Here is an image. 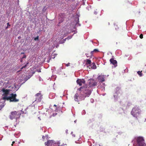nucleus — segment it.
<instances>
[{
	"label": "nucleus",
	"mask_w": 146,
	"mask_h": 146,
	"mask_svg": "<svg viewBox=\"0 0 146 146\" xmlns=\"http://www.w3.org/2000/svg\"><path fill=\"white\" fill-rule=\"evenodd\" d=\"M7 26H10L11 25H10L9 24V23H7Z\"/></svg>",
	"instance_id": "cd10ccee"
},
{
	"label": "nucleus",
	"mask_w": 146,
	"mask_h": 146,
	"mask_svg": "<svg viewBox=\"0 0 146 146\" xmlns=\"http://www.w3.org/2000/svg\"><path fill=\"white\" fill-rule=\"evenodd\" d=\"M15 143V141H13L12 142L13 144H14Z\"/></svg>",
	"instance_id": "c85d7f7f"
},
{
	"label": "nucleus",
	"mask_w": 146,
	"mask_h": 146,
	"mask_svg": "<svg viewBox=\"0 0 146 146\" xmlns=\"http://www.w3.org/2000/svg\"><path fill=\"white\" fill-rule=\"evenodd\" d=\"M84 88V87H81L78 89V90L80 92L79 93V95L80 96H79V98L81 100H84L85 98H86L85 97V96H84L83 95L82 93V92L84 90H82V89H83Z\"/></svg>",
	"instance_id": "0eeeda50"
},
{
	"label": "nucleus",
	"mask_w": 146,
	"mask_h": 146,
	"mask_svg": "<svg viewBox=\"0 0 146 146\" xmlns=\"http://www.w3.org/2000/svg\"><path fill=\"white\" fill-rule=\"evenodd\" d=\"M23 112L22 110L12 111L9 115V118L11 120L15 119L17 120L20 118L21 114Z\"/></svg>",
	"instance_id": "f257e3e1"
},
{
	"label": "nucleus",
	"mask_w": 146,
	"mask_h": 146,
	"mask_svg": "<svg viewBox=\"0 0 146 146\" xmlns=\"http://www.w3.org/2000/svg\"><path fill=\"white\" fill-rule=\"evenodd\" d=\"M94 52L93 51L90 52L89 55H88V53H86L85 54L87 57H90V58H91L92 57L93 55Z\"/></svg>",
	"instance_id": "dca6fc26"
},
{
	"label": "nucleus",
	"mask_w": 146,
	"mask_h": 146,
	"mask_svg": "<svg viewBox=\"0 0 146 146\" xmlns=\"http://www.w3.org/2000/svg\"><path fill=\"white\" fill-rule=\"evenodd\" d=\"M114 26L115 27V29L116 30L119 29V27H117V26L115 24Z\"/></svg>",
	"instance_id": "5701e85b"
},
{
	"label": "nucleus",
	"mask_w": 146,
	"mask_h": 146,
	"mask_svg": "<svg viewBox=\"0 0 146 146\" xmlns=\"http://www.w3.org/2000/svg\"><path fill=\"white\" fill-rule=\"evenodd\" d=\"M22 60H22V59H21V62H22Z\"/></svg>",
	"instance_id": "c9c22d12"
},
{
	"label": "nucleus",
	"mask_w": 146,
	"mask_h": 146,
	"mask_svg": "<svg viewBox=\"0 0 146 146\" xmlns=\"http://www.w3.org/2000/svg\"><path fill=\"white\" fill-rule=\"evenodd\" d=\"M29 63L28 62H27L26 65H25V66H23L21 68V70L23 69V68H24L26 67H27V65Z\"/></svg>",
	"instance_id": "412c9836"
},
{
	"label": "nucleus",
	"mask_w": 146,
	"mask_h": 146,
	"mask_svg": "<svg viewBox=\"0 0 146 146\" xmlns=\"http://www.w3.org/2000/svg\"><path fill=\"white\" fill-rule=\"evenodd\" d=\"M79 18H78V22H79Z\"/></svg>",
	"instance_id": "7c9ffc66"
},
{
	"label": "nucleus",
	"mask_w": 146,
	"mask_h": 146,
	"mask_svg": "<svg viewBox=\"0 0 146 146\" xmlns=\"http://www.w3.org/2000/svg\"><path fill=\"white\" fill-rule=\"evenodd\" d=\"M38 72H41V71L40 70L39 71H38Z\"/></svg>",
	"instance_id": "f704fd0d"
},
{
	"label": "nucleus",
	"mask_w": 146,
	"mask_h": 146,
	"mask_svg": "<svg viewBox=\"0 0 146 146\" xmlns=\"http://www.w3.org/2000/svg\"><path fill=\"white\" fill-rule=\"evenodd\" d=\"M73 135L74 137H75V135Z\"/></svg>",
	"instance_id": "58836bf2"
},
{
	"label": "nucleus",
	"mask_w": 146,
	"mask_h": 146,
	"mask_svg": "<svg viewBox=\"0 0 146 146\" xmlns=\"http://www.w3.org/2000/svg\"><path fill=\"white\" fill-rule=\"evenodd\" d=\"M20 38H21V37L20 36H19L18 37V38H19V39Z\"/></svg>",
	"instance_id": "72a5a7b5"
},
{
	"label": "nucleus",
	"mask_w": 146,
	"mask_h": 146,
	"mask_svg": "<svg viewBox=\"0 0 146 146\" xmlns=\"http://www.w3.org/2000/svg\"><path fill=\"white\" fill-rule=\"evenodd\" d=\"M89 87H92L97 85V82L95 80L91 79L88 80Z\"/></svg>",
	"instance_id": "423d86ee"
},
{
	"label": "nucleus",
	"mask_w": 146,
	"mask_h": 146,
	"mask_svg": "<svg viewBox=\"0 0 146 146\" xmlns=\"http://www.w3.org/2000/svg\"><path fill=\"white\" fill-rule=\"evenodd\" d=\"M31 76H26L25 78V80H27L29 79Z\"/></svg>",
	"instance_id": "6ab92c4d"
},
{
	"label": "nucleus",
	"mask_w": 146,
	"mask_h": 146,
	"mask_svg": "<svg viewBox=\"0 0 146 146\" xmlns=\"http://www.w3.org/2000/svg\"><path fill=\"white\" fill-rule=\"evenodd\" d=\"M127 4H129V5H131V3H129V2H127L126 3Z\"/></svg>",
	"instance_id": "bb28decb"
},
{
	"label": "nucleus",
	"mask_w": 146,
	"mask_h": 146,
	"mask_svg": "<svg viewBox=\"0 0 146 146\" xmlns=\"http://www.w3.org/2000/svg\"><path fill=\"white\" fill-rule=\"evenodd\" d=\"M60 143L59 141L56 143L54 144V146H64L65 145H67V144H66L63 143L61 145H60Z\"/></svg>",
	"instance_id": "4468645a"
},
{
	"label": "nucleus",
	"mask_w": 146,
	"mask_h": 146,
	"mask_svg": "<svg viewBox=\"0 0 146 146\" xmlns=\"http://www.w3.org/2000/svg\"><path fill=\"white\" fill-rule=\"evenodd\" d=\"M13 143H12V144H11V145L13 146Z\"/></svg>",
	"instance_id": "e433bc0d"
},
{
	"label": "nucleus",
	"mask_w": 146,
	"mask_h": 146,
	"mask_svg": "<svg viewBox=\"0 0 146 146\" xmlns=\"http://www.w3.org/2000/svg\"><path fill=\"white\" fill-rule=\"evenodd\" d=\"M88 55H90V53H89V52H88Z\"/></svg>",
	"instance_id": "c756f323"
},
{
	"label": "nucleus",
	"mask_w": 146,
	"mask_h": 146,
	"mask_svg": "<svg viewBox=\"0 0 146 146\" xmlns=\"http://www.w3.org/2000/svg\"><path fill=\"white\" fill-rule=\"evenodd\" d=\"M54 106H55V107H56L57 106L56 105L54 104Z\"/></svg>",
	"instance_id": "2f4dec72"
},
{
	"label": "nucleus",
	"mask_w": 146,
	"mask_h": 146,
	"mask_svg": "<svg viewBox=\"0 0 146 146\" xmlns=\"http://www.w3.org/2000/svg\"><path fill=\"white\" fill-rule=\"evenodd\" d=\"M17 96V95L16 94L12 93L11 94L10 96H3V99L9 100L10 102H19V100L16 98V97Z\"/></svg>",
	"instance_id": "f03ea898"
},
{
	"label": "nucleus",
	"mask_w": 146,
	"mask_h": 146,
	"mask_svg": "<svg viewBox=\"0 0 146 146\" xmlns=\"http://www.w3.org/2000/svg\"><path fill=\"white\" fill-rule=\"evenodd\" d=\"M79 94L78 92L76 93V94H75L74 96V100L75 101H76L77 102L79 101V100H78V97H79Z\"/></svg>",
	"instance_id": "2eb2a0df"
},
{
	"label": "nucleus",
	"mask_w": 146,
	"mask_h": 146,
	"mask_svg": "<svg viewBox=\"0 0 146 146\" xmlns=\"http://www.w3.org/2000/svg\"><path fill=\"white\" fill-rule=\"evenodd\" d=\"M136 141L138 146H145L146 144L144 142V139L142 137H138L136 139Z\"/></svg>",
	"instance_id": "20e7f679"
},
{
	"label": "nucleus",
	"mask_w": 146,
	"mask_h": 146,
	"mask_svg": "<svg viewBox=\"0 0 146 146\" xmlns=\"http://www.w3.org/2000/svg\"><path fill=\"white\" fill-rule=\"evenodd\" d=\"M54 141L53 140H48L46 142H45V144L47 146H52V145H54Z\"/></svg>",
	"instance_id": "9b49d317"
},
{
	"label": "nucleus",
	"mask_w": 146,
	"mask_h": 146,
	"mask_svg": "<svg viewBox=\"0 0 146 146\" xmlns=\"http://www.w3.org/2000/svg\"><path fill=\"white\" fill-rule=\"evenodd\" d=\"M139 37L140 38L142 39L143 38V35L142 34H141L139 35Z\"/></svg>",
	"instance_id": "b1692460"
},
{
	"label": "nucleus",
	"mask_w": 146,
	"mask_h": 146,
	"mask_svg": "<svg viewBox=\"0 0 146 146\" xmlns=\"http://www.w3.org/2000/svg\"><path fill=\"white\" fill-rule=\"evenodd\" d=\"M91 68L92 69H95L96 68V66L95 63H93L91 65Z\"/></svg>",
	"instance_id": "f3484780"
},
{
	"label": "nucleus",
	"mask_w": 146,
	"mask_h": 146,
	"mask_svg": "<svg viewBox=\"0 0 146 146\" xmlns=\"http://www.w3.org/2000/svg\"><path fill=\"white\" fill-rule=\"evenodd\" d=\"M26 55H24L23 56L22 58V59H23V58H26Z\"/></svg>",
	"instance_id": "a878e982"
},
{
	"label": "nucleus",
	"mask_w": 146,
	"mask_h": 146,
	"mask_svg": "<svg viewBox=\"0 0 146 146\" xmlns=\"http://www.w3.org/2000/svg\"><path fill=\"white\" fill-rule=\"evenodd\" d=\"M24 53H21V54H24Z\"/></svg>",
	"instance_id": "4c0bfd02"
},
{
	"label": "nucleus",
	"mask_w": 146,
	"mask_h": 146,
	"mask_svg": "<svg viewBox=\"0 0 146 146\" xmlns=\"http://www.w3.org/2000/svg\"><path fill=\"white\" fill-rule=\"evenodd\" d=\"M91 63V61L89 59H87L86 60V64H90Z\"/></svg>",
	"instance_id": "a211bd4d"
},
{
	"label": "nucleus",
	"mask_w": 146,
	"mask_h": 146,
	"mask_svg": "<svg viewBox=\"0 0 146 146\" xmlns=\"http://www.w3.org/2000/svg\"><path fill=\"white\" fill-rule=\"evenodd\" d=\"M8 26H7V27H6V28H5V29H7L8 28Z\"/></svg>",
	"instance_id": "473e14b6"
},
{
	"label": "nucleus",
	"mask_w": 146,
	"mask_h": 146,
	"mask_svg": "<svg viewBox=\"0 0 146 146\" xmlns=\"http://www.w3.org/2000/svg\"><path fill=\"white\" fill-rule=\"evenodd\" d=\"M38 36H37L35 38V40H38Z\"/></svg>",
	"instance_id": "393cba45"
},
{
	"label": "nucleus",
	"mask_w": 146,
	"mask_h": 146,
	"mask_svg": "<svg viewBox=\"0 0 146 146\" xmlns=\"http://www.w3.org/2000/svg\"><path fill=\"white\" fill-rule=\"evenodd\" d=\"M105 76L101 74L99 76L98 78V80H99L100 82H102L105 81Z\"/></svg>",
	"instance_id": "1a4fd4ad"
},
{
	"label": "nucleus",
	"mask_w": 146,
	"mask_h": 146,
	"mask_svg": "<svg viewBox=\"0 0 146 146\" xmlns=\"http://www.w3.org/2000/svg\"><path fill=\"white\" fill-rule=\"evenodd\" d=\"M93 51L94 52H96L99 51L97 49H94Z\"/></svg>",
	"instance_id": "4be33fe9"
},
{
	"label": "nucleus",
	"mask_w": 146,
	"mask_h": 146,
	"mask_svg": "<svg viewBox=\"0 0 146 146\" xmlns=\"http://www.w3.org/2000/svg\"><path fill=\"white\" fill-rule=\"evenodd\" d=\"M142 71H138L137 72V73L138 74V75L140 76H142Z\"/></svg>",
	"instance_id": "aec40b11"
},
{
	"label": "nucleus",
	"mask_w": 146,
	"mask_h": 146,
	"mask_svg": "<svg viewBox=\"0 0 146 146\" xmlns=\"http://www.w3.org/2000/svg\"><path fill=\"white\" fill-rule=\"evenodd\" d=\"M140 109L137 106L134 107L131 111V114L134 117L136 118L141 113Z\"/></svg>",
	"instance_id": "7ed1b4c3"
},
{
	"label": "nucleus",
	"mask_w": 146,
	"mask_h": 146,
	"mask_svg": "<svg viewBox=\"0 0 146 146\" xmlns=\"http://www.w3.org/2000/svg\"><path fill=\"white\" fill-rule=\"evenodd\" d=\"M89 87L87 88L86 87V89L85 88L83 89H82V90H85V92L84 93L85 94V97H89L92 91L89 89Z\"/></svg>",
	"instance_id": "6e6552de"
},
{
	"label": "nucleus",
	"mask_w": 146,
	"mask_h": 146,
	"mask_svg": "<svg viewBox=\"0 0 146 146\" xmlns=\"http://www.w3.org/2000/svg\"><path fill=\"white\" fill-rule=\"evenodd\" d=\"M77 83L79 84V86H82V84H85L86 83L84 79H78L76 81Z\"/></svg>",
	"instance_id": "9d476101"
},
{
	"label": "nucleus",
	"mask_w": 146,
	"mask_h": 146,
	"mask_svg": "<svg viewBox=\"0 0 146 146\" xmlns=\"http://www.w3.org/2000/svg\"><path fill=\"white\" fill-rule=\"evenodd\" d=\"M110 61L111 63L112 64L114 65L115 66L117 64V61L115 60H114L113 59L111 58L110 60Z\"/></svg>",
	"instance_id": "ddd939ff"
},
{
	"label": "nucleus",
	"mask_w": 146,
	"mask_h": 146,
	"mask_svg": "<svg viewBox=\"0 0 146 146\" xmlns=\"http://www.w3.org/2000/svg\"><path fill=\"white\" fill-rule=\"evenodd\" d=\"M35 96H36L35 101H36L37 102H39L41 101L42 98V94L40 91H39V93L36 94Z\"/></svg>",
	"instance_id": "39448f33"
},
{
	"label": "nucleus",
	"mask_w": 146,
	"mask_h": 146,
	"mask_svg": "<svg viewBox=\"0 0 146 146\" xmlns=\"http://www.w3.org/2000/svg\"><path fill=\"white\" fill-rule=\"evenodd\" d=\"M2 91L4 93V96H7L9 94L10 92V90L8 89H5L4 88H3Z\"/></svg>",
	"instance_id": "f8f14e48"
}]
</instances>
